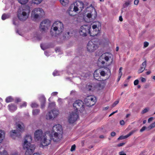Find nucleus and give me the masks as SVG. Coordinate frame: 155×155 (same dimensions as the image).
Instances as JSON below:
<instances>
[{"mask_svg":"<svg viewBox=\"0 0 155 155\" xmlns=\"http://www.w3.org/2000/svg\"><path fill=\"white\" fill-rule=\"evenodd\" d=\"M91 27L90 26L87 25H82L80 28L79 31L80 35L83 36H86L87 34L90 33V29Z\"/></svg>","mask_w":155,"mask_h":155,"instance_id":"1a4fd4ad","label":"nucleus"},{"mask_svg":"<svg viewBox=\"0 0 155 155\" xmlns=\"http://www.w3.org/2000/svg\"><path fill=\"white\" fill-rule=\"evenodd\" d=\"M124 122L123 120H121L120 121V124L121 125H123L124 124Z\"/></svg>","mask_w":155,"mask_h":155,"instance_id":"69168bd1","label":"nucleus"},{"mask_svg":"<svg viewBox=\"0 0 155 155\" xmlns=\"http://www.w3.org/2000/svg\"><path fill=\"white\" fill-rule=\"evenodd\" d=\"M28 0H18V2L22 5H24L27 3Z\"/></svg>","mask_w":155,"mask_h":155,"instance_id":"2f4dec72","label":"nucleus"},{"mask_svg":"<svg viewBox=\"0 0 155 155\" xmlns=\"http://www.w3.org/2000/svg\"><path fill=\"white\" fill-rule=\"evenodd\" d=\"M4 136H0V143H2L4 138Z\"/></svg>","mask_w":155,"mask_h":155,"instance_id":"052dcab7","label":"nucleus"},{"mask_svg":"<svg viewBox=\"0 0 155 155\" xmlns=\"http://www.w3.org/2000/svg\"><path fill=\"white\" fill-rule=\"evenodd\" d=\"M9 18L8 15L4 14H3L2 16V20H5Z\"/></svg>","mask_w":155,"mask_h":155,"instance_id":"473e14b6","label":"nucleus"},{"mask_svg":"<svg viewBox=\"0 0 155 155\" xmlns=\"http://www.w3.org/2000/svg\"><path fill=\"white\" fill-rule=\"evenodd\" d=\"M85 104L88 106H92L96 102V97L92 95L87 96L84 99Z\"/></svg>","mask_w":155,"mask_h":155,"instance_id":"9d476101","label":"nucleus"},{"mask_svg":"<svg viewBox=\"0 0 155 155\" xmlns=\"http://www.w3.org/2000/svg\"><path fill=\"white\" fill-rule=\"evenodd\" d=\"M119 155H126V154L124 153L123 151H121L119 153Z\"/></svg>","mask_w":155,"mask_h":155,"instance_id":"338daca9","label":"nucleus"},{"mask_svg":"<svg viewBox=\"0 0 155 155\" xmlns=\"http://www.w3.org/2000/svg\"><path fill=\"white\" fill-rule=\"evenodd\" d=\"M65 35H64L63 36V38H69L72 35V33H70L69 32H66L65 33Z\"/></svg>","mask_w":155,"mask_h":155,"instance_id":"cd10ccee","label":"nucleus"},{"mask_svg":"<svg viewBox=\"0 0 155 155\" xmlns=\"http://www.w3.org/2000/svg\"><path fill=\"white\" fill-rule=\"evenodd\" d=\"M125 144V143H121L118 144L117 145V146L119 147L122 146H123Z\"/></svg>","mask_w":155,"mask_h":155,"instance_id":"603ef678","label":"nucleus"},{"mask_svg":"<svg viewBox=\"0 0 155 155\" xmlns=\"http://www.w3.org/2000/svg\"><path fill=\"white\" fill-rule=\"evenodd\" d=\"M58 93L56 92H53L51 94V95L52 96L56 95L58 94Z\"/></svg>","mask_w":155,"mask_h":155,"instance_id":"680f3d73","label":"nucleus"},{"mask_svg":"<svg viewBox=\"0 0 155 155\" xmlns=\"http://www.w3.org/2000/svg\"><path fill=\"white\" fill-rule=\"evenodd\" d=\"M129 136H120L117 139L119 140H123L127 138Z\"/></svg>","mask_w":155,"mask_h":155,"instance_id":"58836bf2","label":"nucleus"},{"mask_svg":"<svg viewBox=\"0 0 155 155\" xmlns=\"http://www.w3.org/2000/svg\"><path fill=\"white\" fill-rule=\"evenodd\" d=\"M40 110L39 109H36L33 110H32V114L36 116L39 114Z\"/></svg>","mask_w":155,"mask_h":155,"instance_id":"c756f323","label":"nucleus"},{"mask_svg":"<svg viewBox=\"0 0 155 155\" xmlns=\"http://www.w3.org/2000/svg\"><path fill=\"white\" fill-rule=\"evenodd\" d=\"M90 10L89 13H87V17L89 19V20L87 21V22H90L91 21L90 18L94 19L96 18L97 16V12L95 9L93 7H87L86 8V11H89Z\"/></svg>","mask_w":155,"mask_h":155,"instance_id":"9b49d317","label":"nucleus"},{"mask_svg":"<svg viewBox=\"0 0 155 155\" xmlns=\"http://www.w3.org/2000/svg\"><path fill=\"white\" fill-rule=\"evenodd\" d=\"M92 28L93 30H98L99 29L97 27V25H94L92 26Z\"/></svg>","mask_w":155,"mask_h":155,"instance_id":"49530a36","label":"nucleus"},{"mask_svg":"<svg viewBox=\"0 0 155 155\" xmlns=\"http://www.w3.org/2000/svg\"><path fill=\"white\" fill-rule=\"evenodd\" d=\"M39 100L41 102H43L44 104L45 103L46 98H45L44 96H41L39 98Z\"/></svg>","mask_w":155,"mask_h":155,"instance_id":"7c9ffc66","label":"nucleus"},{"mask_svg":"<svg viewBox=\"0 0 155 155\" xmlns=\"http://www.w3.org/2000/svg\"><path fill=\"white\" fill-rule=\"evenodd\" d=\"M149 110V108H146L142 111L141 113L144 114L148 112Z\"/></svg>","mask_w":155,"mask_h":155,"instance_id":"4c0bfd02","label":"nucleus"},{"mask_svg":"<svg viewBox=\"0 0 155 155\" xmlns=\"http://www.w3.org/2000/svg\"><path fill=\"white\" fill-rule=\"evenodd\" d=\"M51 21L48 19L43 21L40 24V29L42 32H46L51 25Z\"/></svg>","mask_w":155,"mask_h":155,"instance_id":"6e6552de","label":"nucleus"},{"mask_svg":"<svg viewBox=\"0 0 155 155\" xmlns=\"http://www.w3.org/2000/svg\"><path fill=\"white\" fill-rule=\"evenodd\" d=\"M155 127V121L150 124L149 126L148 127V128L149 130H150L152 129Z\"/></svg>","mask_w":155,"mask_h":155,"instance_id":"72a5a7b5","label":"nucleus"},{"mask_svg":"<svg viewBox=\"0 0 155 155\" xmlns=\"http://www.w3.org/2000/svg\"><path fill=\"white\" fill-rule=\"evenodd\" d=\"M141 81L143 82H144L146 81V80L144 78L142 77L141 78Z\"/></svg>","mask_w":155,"mask_h":155,"instance_id":"e2e57ef3","label":"nucleus"},{"mask_svg":"<svg viewBox=\"0 0 155 155\" xmlns=\"http://www.w3.org/2000/svg\"><path fill=\"white\" fill-rule=\"evenodd\" d=\"M52 131V132L51 133L49 131H46L45 133V136L47 135L48 136H53V134L54 136L62 135L63 132L62 126L59 124L55 125L53 127Z\"/></svg>","mask_w":155,"mask_h":155,"instance_id":"39448f33","label":"nucleus"},{"mask_svg":"<svg viewBox=\"0 0 155 155\" xmlns=\"http://www.w3.org/2000/svg\"><path fill=\"white\" fill-rule=\"evenodd\" d=\"M61 4L63 6H65L68 3V0H60Z\"/></svg>","mask_w":155,"mask_h":155,"instance_id":"c85d7f7f","label":"nucleus"},{"mask_svg":"<svg viewBox=\"0 0 155 155\" xmlns=\"http://www.w3.org/2000/svg\"><path fill=\"white\" fill-rule=\"evenodd\" d=\"M51 142V138H50V136H49L48 137L47 136L43 137L40 143V147H44L47 146L50 144Z\"/></svg>","mask_w":155,"mask_h":155,"instance_id":"dca6fc26","label":"nucleus"},{"mask_svg":"<svg viewBox=\"0 0 155 155\" xmlns=\"http://www.w3.org/2000/svg\"><path fill=\"white\" fill-rule=\"evenodd\" d=\"M130 3L129 2H125V3L124 4V5L126 7H127L128 6L130 5Z\"/></svg>","mask_w":155,"mask_h":155,"instance_id":"6e6d98bb","label":"nucleus"},{"mask_svg":"<svg viewBox=\"0 0 155 155\" xmlns=\"http://www.w3.org/2000/svg\"><path fill=\"white\" fill-rule=\"evenodd\" d=\"M31 106L32 108H36L38 107V105L35 103H33L31 105Z\"/></svg>","mask_w":155,"mask_h":155,"instance_id":"c9c22d12","label":"nucleus"},{"mask_svg":"<svg viewBox=\"0 0 155 155\" xmlns=\"http://www.w3.org/2000/svg\"><path fill=\"white\" fill-rule=\"evenodd\" d=\"M64 29V25L60 21H55L51 27L50 33L53 36L57 37L63 32Z\"/></svg>","mask_w":155,"mask_h":155,"instance_id":"f257e3e1","label":"nucleus"},{"mask_svg":"<svg viewBox=\"0 0 155 155\" xmlns=\"http://www.w3.org/2000/svg\"><path fill=\"white\" fill-rule=\"evenodd\" d=\"M137 131V130H132L126 136H131L134 134V133H135Z\"/></svg>","mask_w":155,"mask_h":155,"instance_id":"e433bc0d","label":"nucleus"},{"mask_svg":"<svg viewBox=\"0 0 155 155\" xmlns=\"http://www.w3.org/2000/svg\"><path fill=\"white\" fill-rule=\"evenodd\" d=\"M55 103L52 102L49 104V107H50L51 106L54 107L55 106Z\"/></svg>","mask_w":155,"mask_h":155,"instance_id":"5fc2aeb1","label":"nucleus"},{"mask_svg":"<svg viewBox=\"0 0 155 155\" xmlns=\"http://www.w3.org/2000/svg\"><path fill=\"white\" fill-rule=\"evenodd\" d=\"M44 15V11L42 8H36L32 11L31 14V17L37 19L39 17L42 16Z\"/></svg>","mask_w":155,"mask_h":155,"instance_id":"0eeeda50","label":"nucleus"},{"mask_svg":"<svg viewBox=\"0 0 155 155\" xmlns=\"http://www.w3.org/2000/svg\"><path fill=\"white\" fill-rule=\"evenodd\" d=\"M148 45H149V43L147 42L146 41L144 43V46L145 47H147L148 46Z\"/></svg>","mask_w":155,"mask_h":155,"instance_id":"864d4df0","label":"nucleus"},{"mask_svg":"<svg viewBox=\"0 0 155 155\" xmlns=\"http://www.w3.org/2000/svg\"><path fill=\"white\" fill-rule=\"evenodd\" d=\"M86 88L89 91H93L95 89V87L94 84H87L86 86Z\"/></svg>","mask_w":155,"mask_h":155,"instance_id":"412c9836","label":"nucleus"},{"mask_svg":"<svg viewBox=\"0 0 155 155\" xmlns=\"http://www.w3.org/2000/svg\"><path fill=\"white\" fill-rule=\"evenodd\" d=\"M102 77H106L102 81L106 80L109 78L111 74L110 69L107 67H105L103 70H101L99 72Z\"/></svg>","mask_w":155,"mask_h":155,"instance_id":"2eb2a0df","label":"nucleus"},{"mask_svg":"<svg viewBox=\"0 0 155 155\" xmlns=\"http://www.w3.org/2000/svg\"><path fill=\"white\" fill-rule=\"evenodd\" d=\"M116 134V133L114 132H112L111 133V136H115Z\"/></svg>","mask_w":155,"mask_h":155,"instance_id":"774afa93","label":"nucleus"},{"mask_svg":"<svg viewBox=\"0 0 155 155\" xmlns=\"http://www.w3.org/2000/svg\"><path fill=\"white\" fill-rule=\"evenodd\" d=\"M147 128L146 127L143 126L140 130V132H143V131H144V130H145Z\"/></svg>","mask_w":155,"mask_h":155,"instance_id":"09e8293b","label":"nucleus"},{"mask_svg":"<svg viewBox=\"0 0 155 155\" xmlns=\"http://www.w3.org/2000/svg\"><path fill=\"white\" fill-rule=\"evenodd\" d=\"M100 31L99 29L98 30H93L92 32L90 31V36H95L97 35L99 33Z\"/></svg>","mask_w":155,"mask_h":155,"instance_id":"5701e85b","label":"nucleus"},{"mask_svg":"<svg viewBox=\"0 0 155 155\" xmlns=\"http://www.w3.org/2000/svg\"><path fill=\"white\" fill-rule=\"evenodd\" d=\"M76 148V146L75 144L73 145L72 146L71 149V151L72 152L74 151L75 150Z\"/></svg>","mask_w":155,"mask_h":155,"instance_id":"a19ab883","label":"nucleus"},{"mask_svg":"<svg viewBox=\"0 0 155 155\" xmlns=\"http://www.w3.org/2000/svg\"><path fill=\"white\" fill-rule=\"evenodd\" d=\"M18 131L17 130H12V131L10 132L11 133H13L15 134H17L18 133Z\"/></svg>","mask_w":155,"mask_h":155,"instance_id":"de8ad7c7","label":"nucleus"},{"mask_svg":"<svg viewBox=\"0 0 155 155\" xmlns=\"http://www.w3.org/2000/svg\"><path fill=\"white\" fill-rule=\"evenodd\" d=\"M73 105L77 111L79 110L81 112L84 109L83 102L81 100H79L75 101Z\"/></svg>","mask_w":155,"mask_h":155,"instance_id":"ddd939ff","label":"nucleus"},{"mask_svg":"<svg viewBox=\"0 0 155 155\" xmlns=\"http://www.w3.org/2000/svg\"><path fill=\"white\" fill-rule=\"evenodd\" d=\"M139 83V81L137 79L134 81V84L135 85H136L138 84Z\"/></svg>","mask_w":155,"mask_h":155,"instance_id":"8fccbe9b","label":"nucleus"},{"mask_svg":"<svg viewBox=\"0 0 155 155\" xmlns=\"http://www.w3.org/2000/svg\"><path fill=\"white\" fill-rule=\"evenodd\" d=\"M23 147L26 150L25 155H31L35 149V145L31 144L30 142L32 140V136H25Z\"/></svg>","mask_w":155,"mask_h":155,"instance_id":"f03ea898","label":"nucleus"},{"mask_svg":"<svg viewBox=\"0 0 155 155\" xmlns=\"http://www.w3.org/2000/svg\"><path fill=\"white\" fill-rule=\"evenodd\" d=\"M30 8L28 6H24L19 8L17 12V17L21 21H24L28 18L30 13Z\"/></svg>","mask_w":155,"mask_h":155,"instance_id":"7ed1b4c3","label":"nucleus"},{"mask_svg":"<svg viewBox=\"0 0 155 155\" xmlns=\"http://www.w3.org/2000/svg\"><path fill=\"white\" fill-rule=\"evenodd\" d=\"M78 117V115L76 112H72L70 113L68 116V122L70 124H73L77 120Z\"/></svg>","mask_w":155,"mask_h":155,"instance_id":"4468645a","label":"nucleus"},{"mask_svg":"<svg viewBox=\"0 0 155 155\" xmlns=\"http://www.w3.org/2000/svg\"><path fill=\"white\" fill-rule=\"evenodd\" d=\"M153 119V117H150L149 118L148 120V122L149 123L151 121H152Z\"/></svg>","mask_w":155,"mask_h":155,"instance_id":"0e129e2a","label":"nucleus"},{"mask_svg":"<svg viewBox=\"0 0 155 155\" xmlns=\"http://www.w3.org/2000/svg\"><path fill=\"white\" fill-rule=\"evenodd\" d=\"M5 132L4 130H0V136H5Z\"/></svg>","mask_w":155,"mask_h":155,"instance_id":"37998d69","label":"nucleus"},{"mask_svg":"<svg viewBox=\"0 0 155 155\" xmlns=\"http://www.w3.org/2000/svg\"><path fill=\"white\" fill-rule=\"evenodd\" d=\"M45 104L43 103V102H41V108L43 109L45 107Z\"/></svg>","mask_w":155,"mask_h":155,"instance_id":"13d9d810","label":"nucleus"},{"mask_svg":"<svg viewBox=\"0 0 155 155\" xmlns=\"http://www.w3.org/2000/svg\"><path fill=\"white\" fill-rule=\"evenodd\" d=\"M122 69V67H120L119 69V75L120 77H121L122 75V72H121V71Z\"/></svg>","mask_w":155,"mask_h":155,"instance_id":"c03bdc74","label":"nucleus"},{"mask_svg":"<svg viewBox=\"0 0 155 155\" xmlns=\"http://www.w3.org/2000/svg\"><path fill=\"white\" fill-rule=\"evenodd\" d=\"M139 2V0H135L134 2V4L137 5Z\"/></svg>","mask_w":155,"mask_h":155,"instance_id":"bf43d9fd","label":"nucleus"},{"mask_svg":"<svg viewBox=\"0 0 155 155\" xmlns=\"http://www.w3.org/2000/svg\"><path fill=\"white\" fill-rule=\"evenodd\" d=\"M119 102L118 100L115 101L114 103L113 104L112 106L113 107H115L116 105H117Z\"/></svg>","mask_w":155,"mask_h":155,"instance_id":"a18cd8bd","label":"nucleus"},{"mask_svg":"<svg viewBox=\"0 0 155 155\" xmlns=\"http://www.w3.org/2000/svg\"><path fill=\"white\" fill-rule=\"evenodd\" d=\"M17 129L20 131H23L24 130V126L22 123L17 124Z\"/></svg>","mask_w":155,"mask_h":155,"instance_id":"4be33fe9","label":"nucleus"},{"mask_svg":"<svg viewBox=\"0 0 155 155\" xmlns=\"http://www.w3.org/2000/svg\"><path fill=\"white\" fill-rule=\"evenodd\" d=\"M14 101V99L11 96H8L5 99V102L6 103H9L13 101Z\"/></svg>","mask_w":155,"mask_h":155,"instance_id":"bb28decb","label":"nucleus"},{"mask_svg":"<svg viewBox=\"0 0 155 155\" xmlns=\"http://www.w3.org/2000/svg\"><path fill=\"white\" fill-rule=\"evenodd\" d=\"M99 73H97V70L95 71L94 74V78L98 81H101V79L99 77Z\"/></svg>","mask_w":155,"mask_h":155,"instance_id":"393cba45","label":"nucleus"},{"mask_svg":"<svg viewBox=\"0 0 155 155\" xmlns=\"http://www.w3.org/2000/svg\"><path fill=\"white\" fill-rule=\"evenodd\" d=\"M84 5L83 3L80 1H77L75 2L73 5L70 6L68 10L69 15L71 16H74L76 15V12L80 10L81 11L84 8Z\"/></svg>","mask_w":155,"mask_h":155,"instance_id":"20e7f679","label":"nucleus"},{"mask_svg":"<svg viewBox=\"0 0 155 155\" xmlns=\"http://www.w3.org/2000/svg\"><path fill=\"white\" fill-rule=\"evenodd\" d=\"M147 65V61H145L143 62L141 65L140 66V68L139 69L138 71V73H140L142 72L145 69Z\"/></svg>","mask_w":155,"mask_h":155,"instance_id":"a211bd4d","label":"nucleus"},{"mask_svg":"<svg viewBox=\"0 0 155 155\" xmlns=\"http://www.w3.org/2000/svg\"><path fill=\"white\" fill-rule=\"evenodd\" d=\"M43 133V132L41 129H38L35 131L34 133V136H42Z\"/></svg>","mask_w":155,"mask_h":155,"instance_id":"b1692460","label":"nucleus"},{"mask_svg":"<svg viewBox=\"0 0 155 155\" xmlns=\"http://www.w3.org/2000/svg\"><path fill=\"white\" fill-rule=\"evenodd\" d=\"M105 60L106 62H108L110 61V64L113 61V57L112 55L109 53H106L100 56L98 59V64H101L103 65L105 64V62L104 60Z\"/></svg>","mask_w":155,"mask_h":155,"instance_id":"423d86ee","label":"nucleus"},{"mask_svg":"<svg viewBox=\"0 0 155 155\" xmlns=\"http://www.w3.org/2000/svg\"><path fill=\"white\" fill-rule=\"evenodd\" d=\"M58 102L60 104H61L62 103V99L61 98H58Z\"/></svg>","mask_w":155,"mask_h":155,"instance_id":"3c124183","label":"nucleus"},{"mask_svg":"<svg viewBox=\"0 0 155 155\" xmlns=\"http://www.w3.org/2000/svg\"><path fill=\"white\" fill-rule=\"evenodd\" d=\"M42 0H32L33 2L35 4H40Z\"/></svg>","mask_w":155,"mask_h":155,"instance_id":"f704fd0d","label":"nucleus"},{"mask_svg":"<svg viewBox=\"0 0 155 155\" xmlns=\"http://www.w3.org/2000/svg\"><path fill=\"white\" fill-rule=\"evenodd\" d=\"M53 75L54 76L59 75V72L58 71H55L53 73Z\"/></svg>","mask_w":155,"mask_h":155,"instance_id":"ea45409f","label":"nucleus"},{"mask_svg":"<svg viewBox=\"0 0 155 155\" xmlns=\"http://www.w3.org/2000/svg\"><path fill=\"white\" fill-rule=\"evenodd\" d=\"M59 113L58 111L57 110H53L50 111L46 115L47 118H49V119H53L58 116Z\"/></svg>","mask_w":155,"mask_h":155,"instance_id":"f3484780","label":"nucleus"},{"mask_svg":"<svg viewBox=\"0 0 155 155\" xmlns=\"http://www.w3.org/2000/svg\"><path fill=\"white\" fill-rule=\"evenodd\" d=\"M98 45L94 41H90L88 43L87 48V51L90 52L94 51L98 48Z\"/></svg>","mask_w":155,"mask_h":155,"instance_id":"f8f14e48","label":"nucleus"},{"mask_svg":"<svg viewBox=\"0 0 155 155\" xmlns=\"http://www.w3.org/2000/svg\"><path fill=\"white\" fill-rule=\"evenodd\" d=\"M21 101V100L20 98H17L16 99L15 101L16 103H18L19 102H20Z\"/></svg>","mask_w":155,"mask_h":155,"instance_id":"4d7b16f0","label":"nucleus"},{"mask_svg":"<svg viewBox=\"0 0 155 155\" xmlns=\"http://www.w3.org/2000/svg\"><path fill=\"white\" fill-rule=\"evenodd\" d=\"M51 138V140H52L55 142L59 141L62 138V136H50Z\"/></svg>","mask_w":155,"mask_h":155,"instance_id":"aec40b11","label":"nucleus"},{"mask_svg":"<svg viewBox=\"0 0 155 155\" xmlns=\"http://www.w3.org/2000/svg\"><path fill=\"white\" fill-rule=\"evenodd\" d=\"M43 137H45V136H34V138L36 142L41 143Z\"/></svg>","mask_w":155,"mask_h":155,"instance_id":"a878e982","label":"nucleus"},{"mask_svg":"<svg viewBox=\"0 0 155 155\" xmlns=\"http://www.w3.org/2000/svg\"><path fill=\"white\" fill-rule=\"evenodd\" d=\"M8 107L10 111L13 112L16 110L17 107L13 104H11L8 105Z\"/></svg>","mask_w":155,"mask_h":155,"instance_id":"6ab92c4d","label":"nucleus"},{"mask_svg":"<svg viewBox=\"0 0 155 155\" xmlns=\"http://www.w3.org/2000/svg\"><path fill=\"white\" fill-rule=\"evenodd\" d=\"M27 106V103L25 102H24L23 104L21 105L20 106V107L21 108L23 107H26Z\"/></svg>","mask_w":155,"mask_h":155,"instance_id":"79ce46f5","label":"nucleus"}]
</instances>
